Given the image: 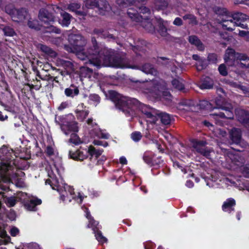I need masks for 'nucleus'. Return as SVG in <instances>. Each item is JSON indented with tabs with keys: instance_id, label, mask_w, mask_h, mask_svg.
Wrapping results in <instances>:
<instances>
[{
	"instance_id": "obj_34",
	"label": "nucleus",
	"mask_w": 249,
	"mask_h": 249,
	"mask_svg": "<svg viewBox=\"0 0 249 249\" xmlns=\"http://www.w3.org/2000/svg\"><path fill=\"white\" fill-rule=\"evenodd\" d=\"M40 49L42 52L46 53L52 57H55L56 56V53L54 51H53L51 48L48 47L46 45H41Z\"/></svg>"
},
{
	"instance_id": "obj_41",
	"label": "nucleus",
	"mask_w": 249,
	"mask_h": 249,
	"mask_svg": "<svg viewBox=\"0 0 249 249\" xmlns=\"http://www.w3.org/2000/svg\"><path fill=\"white\" fill-rule=\"evenodd\" d=\"M193 59L198 61L196 64V69L198 71H200L203 69L204 66L201 65L202 63V59L199 57L197 54H194L192 56Z\"/></svg>"
},
{
	"instance_id": "obj_13",
	"label": "nucleus",
	"mask_w": 249,
	"mask_h": 249,
	"mask_svg": "<svg viewBox=\"0 0 249 249\" xmlns=\"http://www.w3.org/2000/svg\"><path fill=\"white\" fill-rule=\"evenodd\" d=\"M147 86L150 87L148 89V91L146 92L151 93L152 94L155 95L154 97L156 98H160L162 95L163 97H166L169 99L171 96L170 93L167 91H161L160 89H161L160 86L155 82V81H150L147 83Z\"/></svg>"
},
{
	"instance_id": "obj_29",
	"label": "nucleus",
	"mask_w": 249,
	"mask_h": 249,
	"mask_svg": "<svg viewBox=\"0 0 249 249\" xmlns=\"http://www.w3.org/2000/svg\"><path fill=\"white\" fill-rule=\"evenodd\" d=\"M4 229V227H2L0 225V245L7 244L10 241V238L7 235Z\"/></svg>"
},
{
	"instance_id": "obj_6",
	"label": "nucleus",
	"mask_w": 249,
	"mask_h": 249,
	"mask_svg": "<svg viewBox=\"0 0 249 249\" xmlns=\"http://www.w3.org/2000/svg\"><path fill=\"white\" fill-rule=\"evenodd\" d=\"M14 170H14H9V171H6L3 175H0L1 179L0 181V189L1 191H6L9 189V186L7 185H3L2 182L5 183L11 182L13 184H15L17 187L19 188H22L25 186L23 178L18 177H21L24 174L22 172L19 171V173H16L15 174L12 176L11 171L13 172ZM1 193L2 192L0 191V194H1Z\"/></svg>"
},
{
	"instance_id": "obj_16",
	"label": "nucleus",
	"mask_w": 249,
	"mask_h": 249,
	"mask_svg": "<svg viewBox=\"0 0 249 249\" xmlns=\"http://www.w3.org/2000/svg\"><path fill=\"white\" fill-rule=\"evenodd\" d=\"M103 152L102 149H96L93 146L90 145L88 148L87 152L85 153L80 150H77V155H78L77 160H83L87 157V153H88L91 158H95L96 159L101 155Z\"/></svg>"
},
{
	"instance_id": "obj_27",
	"label": "nucleus",
	"mask_w": 249,
	"mask_h": 249,
	"mask_svg": "<svg viewBox=\"0 0 249 249\" xmlns=\"http://www.w3.org/2000/svg\"><path fill=\"white\" fill-rule=\"evenodd\" d=\"M189 42L195 45L199 51H203L204 49V46L198 37L195 36H191L189 37Z\"/></svg>"
},
{
	"instance_id": "obj_7",
	"label": "nucleus",
	"mask_w": 249,
	"mask_h": 249,
	"mask_svg": "<svg viewBox=\"0 0 249 249\" xmlns=\"http://www.w3.org/2000/svg\"><path fill=\"white\" fill-rule=\"evenodd\" d=\"M18 200L24 204L25 209L30 211H36L37 205L41 203V200L26 193L19 192L17 194Z\"/></svg>"
},
{
	"instance_id": "obj_37",
	"label": "nucleus",
	"mask_w": 249,
	"mask_h": 249,
	"mask_svg": "<svg viewBox=\"0 0 249 249\" xmlns=\"http://www.w3.org/2000/svg\"><path fill=\"white\" fill-rule=\"evenodd\" d=\"M184 20H188V23L192 25H196L197 24V21L196 17L192 14H188L184 15L183 17Z\"/></svg>"
},
{
	"instance_id": "obj_53",
	"label": "nucleus",
	"mask_w": 249,
	"mask_h": 249,
	"mask_svg": "<svg viewBox=\"0 0 249 249\" xmlns=\"http://www.w3.org/2000/svg\"><path fill=\"white\" fill-rule=\"evenodd\" d=\"M19 230L15 227H12L10 230V234L13 236H16L19 234Z\"/></svg>"
},
{
	"instance_id": "obj_55",
	"label": "nucleus",
	"mask_w": 249,
	"mask_h": 249,
	"mask_svg": "<svg viewBox=\"0 0 249 249\" xmlns=\"http://www.w3.org/2000/svg\"><path fill=\"white\" fill-rule=\"evenodd\" d=\"M161 24H162V26H160V33L162 36H166L167 30L165 28V27L164 26V24L163 22L162 21Z\"/></svg>"
},
{
	"instance_id": "obj_8",
	"label": "nucleus",
	"mask_w": 249,
	"mask_h": 249,
	"mask_svg": "<svg viewBox=\"0 0 249 249\" xmlns=\"http://www.w3.org/2000/svg\"><path fill=\"white\" fill-rule=\"evenodd\" d=\"M77 124L78 123L76 122L72 121L71 122H66L61 125V130L65 135H68L71 132L69 141L75 145L82 143L80 139L75 133L78 131Z\"/></svg>"
},
{
	"instance_id": "obj_39",
	"label": "nucleus",
	"mask_w": 249,
	"mask_h": 249,
	"mask_svg": "<svg viewBox=\"0 0 249 249\" xmlns=\"http://www.w3.org/2000/svg\"><path fill=\"white\" fill-rule=\"evenodd\" d=\"M28 25L30 28L35 29L36 30H40V25L38 21L30 18L28 21Z\"/></svg>"
},
{
	"instance_id": "obj_22",
	"label": "nucleus",
	"mask_w": 249,
	"mask_h": 249,
	"mask_svg": "<svg viewBox=\"0 0 249 249\" xmlns=\"http://www.w3.org/2000/svg\"><path fill=\"white\" fill-rule=\"evenodd\" d=\"M74 112L77 119L80 121H83L89 112L88 108L83 103L79 104Z\"/></svg>"
},
{
	"instance_id": "obj_42",
	"label": "nucleus",
	"mask_w": 249,
	"mask_h": 249,
	"mask_svg": "<svg viewBox=\"0 0 249 249\" xmlns=\"http://www.w3.org/2000/svg\"><path fill=\"white\" fill-rule=\"evenodd\" d=\"M234 88H237L242 91L243 94L248 96L249 93V88L234 83Z\"/></svg>"
},
{
	"instance_id": "obj_23",
	"label": "nucleus",
	"mask_w": 249,
	"mask_h": 249,
	"mask_svg": "<svg viewBox=\"0 0 249 249\" xmlns=\"http://www.w3.org/2000/svg\"><path fill=\"white\" fill-rule=\"evenodd\" d=\"M38 17L42 22L48 25L54 20V17L45 9H41L39 11Z\"/></svg>"
},
{
	"instance_id": "obj_12",
	"label": "nucleus",
	"mask_w": 249,
	"mask_h": 249,
	"mask_svg": "<svg viewBox=\"0 0 249 249\" xmlns=\"http://www.w3.org/2000/svg\"><path fill=\"white\" fill-rule=\"evenodd\" d=\"M5 11L11 16L12 20L16 22L22 21L28 16L27 12L25 9L17 10L13 6H6Z\"/></svg>"
},
{
	"instance_id": "obj_64",
	"label": "nucleus",
	"mask_w": 249,
	"mask_h": 249,
	"mask_svg": "<svg viewBox=\"0 0 249 249\" xmlns=\"http://www.w3.org/2000/svg\"><path fill=\"white\" fill-rule=\"evenodd\" d=\"M186 186L189 188H192L194 186V183L191 180H187L186 182Z\"/></svg>"
},
{
	"instance_id": "obj_30",
	"label": "nucleus",
	"mask_w": 249,
	"mask_h": 249,
	"mask_svg": "<svg viewBox=\"0 0 249 249\" xmlns=\"http://www.w3.org/2000/svg\"><path fill=\"white\" fill-rule=\"evenodd\" d=\"M242 131L240 128H234V147L239 148L238 147L242 142Z\"/></svg>"
},
{
	"instance_id": "obj_58",
	"label": "nucleus",
	"mask_w": 249,
	"mask_h": 249,
	"mask_svg": "<svg viewBox=\"0 0 249 249\" xmlns=\"http://www.w3.org/2000/svg\"><path fill=\"white\" fill-rule=\"evenodd\" d=\"M173 24L177 26H180L183 24L182 20L179 18H176L173 22Z\"/></svg>"
},
{
	"instance_id": "obj_31",
	"label": "nucleus",
	"mask_w": 249,
	"mask_h": 249,
	"mask_svg": "<svg viewBox=\"0 0 249 249\" xmlns=\"http://www.w3.org/2000/svg\"><path fill=\"white\" fill-rule=\"evenodd\" d=\"M141 70L146 74H150L153 75H156L157 74V70L149 64H145L143 65Z\"/></svg>"
},
{
	"instance_id": "obj_44",
	"label": "nucleus",
	"mask_w": 249,
	"mask_h": 249,
	"mask_svg": "<svg viewBox=\"0 0 249 249\" xmlns=\"http://www.w3.org/2000/svg\"><path fill=\"white\" fill-rule=\"evenodd\" d=\"M17 201L18 200L17 196L8 197L5 200V203L9 207L14 206Z\"/></svg>"
},
{
	"instance_id": "obj_10",
	"label": "nucleus",
	"mask_w": 249,
	"mask_h": 249,
	"mask_svg": "<svg viewBox=\"0 0 249 249\" xmlns=\"http://www.w3.org/2000/svg\"><path fill=\"white\" fill-rule=\"evenodd\" d=\"M217 14L218 15L217 17V21L221 24L223 28L231 31L233 25L232 21L233 17L228 16L225 9H218Z\"/></svg>"
},
{
	"instance_id": "obj_17",
	"label": "nucleus",
	"mask_w": 249,
	"mask_h": 249,
	"mask_svg": "<svg viewBox=\"0 0 249 249\" xmlns=\"http://www.w3.org/2000/svg\"><path fill=\"white\" fill-rule=\"evenodd\" d=\"M145 0H141L142 2ZM117 3L121 7L126 6L128 5H135L139 11L143 13H146L148 12V9L145 7L141 6L140 4V0H126V1H122V0H116Z\"/></svg>"
},
{
	"instance_id": "obj_49",
	"label": "nucleus",
	"mask_w": 249,
	"mask_h": 249,
	"mask_svg": "<svg viewBox=\"0 0 249 249\" xmlns=\"http://www.w3.org/2000/svg\"><path fill=\"white\" fill-rule=\"evenodd\" d=\"M46 152L47 154L50 157L55 156L54 148L51 146L47 147Z\"/></svg>"
},
{
	"instance_id": "obj_5",
	"label": "nucleus",
	"mask_w": 249,
	"mask_h": 249,
	"mask_svg": "<svg viewBox=\"0 0 249 249\" xmlns=\"http://www.w3.org/2000/svg\"><path fill=\"white\" fill-rule=\"evenodd\" d=\"M18 154L14 152L13 149L5 145L0 148V175H3L6 171L17 169L15 157H18Z\"/></svg>"
},
{
	"instance_id": "obj_21",
	"label": "nucleus",
	"mask_w": 249,
	"mask_h": 249,
	"mask_svg": "<svg viewBox=\"0 0 249 249\" xmlns=\"http://www.w3.org/2000/svg\"><path fill=\"white\" fill-rule=\"evenodd\" d=\"M246 152L242 146L240 148L234 147V165L242 166L245 162Z\"/></svg>"
},
{
	"instance_id": "obj_62",
	"label": "nucleus",
	"mask_w": 249,
	"mask_h": 249,
	"mask_svg": "<svg viewBox=\"0 0 249 249\" xmlns=\"http://www.w3.org/2000/svg\"><path fill=\"white\" fill-rule=\"evenodd\" d=\"M120 162L122 164H127V160L124 157H121L120 158Z\"/></svg>"
},
{
	"instance_id": "obj_24",
	"label": "nucleus",
	"mask_w": 249,
	"mask_h": 249,
	"mask_svg": "<svg viewBox=\"0 0 249 249\" xmlns=\"http://www.w3.org/2000/svg\"><path fill=\"white\" fill-rule=\"evenodd\" d=\"M57 9L60 12L61 18L59 19V23L62 26L68 27L71 23V16L68 13L60 10L58 7Z\"/></svg>"
},
{
	"instance_id": "obj_36",
	"label": "nucleus",
	"mask_w": 249,
	"mask_h": 249,
	"mask_svg": "<svg viewBox=\"0 0 249 249\" xmlns=\"http://www.w3.org/2000/svg\"><path fill=\"white\" fill-rule=\"evenodd\" d=\"M92 73V70L87 67H83L80 69V75L82 77L89 78Z\"/></svg>"
},
{
	"instance_id": "obj_60",
	"label": "nucleus",
	"mask_w": 249,
	"mask_h": 249,
	"mask_svg": "<svg viewBox=\"0 0 249 249\" xmlns=\"http://www.w3.org/2000/svg\"><path fill=\"white\" fill-rule=\"evenodd\" d=\"M69 106V104L67 102H63L61 104V105L58 107V109L59 110H63L66 107H67Z\"/></svg>"
},
{
	"instance_id": "obj_40",
	"label": "nucleus",
	"mask_w": 249,
	"mask_h": 249,
	"mask_svg": "<svg viewBox=\"0 0 249 249\" xmlns=\"http://www.w3.org/2000/svg\"><path fill=\"white\" fill-rule=\"evenodd\" d=\"M155 5L160 9H163L167 6L168 0H154Z\"/></svg>"
},
{
	"instance_id": "obj_9",
	"label": "nucleus",
	"mask_w": 249,
	"mask_h": 249,
	"mask_svg": "<svg viewBox=\"0 0 249 249\" xmlns=\"http://www.w3.org/2000/svg\"><path fill=\"white\" fill-rule=\"evenodd\" d=\"M138 10L133 8H129L127 13L129 17L136 22H141V25L148 32H153L154 30V27L152 23L148 20L143 19L142 16L138 13Z\"/></svg>"
},
{
	"instance_id": "obj_19",
	"label": "nucleus",
	"mask_w": 249,
	"mask_h": 249,
	"mask_svg": "<svg viewBox=\"0 0 249 249\" xmlns=\"http://www.w3.org/2000/svg\"><path fill=\"white\" fill-rule=\"evenodd\" d=\"M205 143L203 141H194L193 146L195 150L207 158H209L211 151L209 149L205 147Z\"/></svg>"
},
{
	"instance_id": "obj_14",
	"label": "nucleus",
	"mask_w": 249,
	"mask_h": 249,
	"mask_svg": "<svg viewBox=\"0 0 249 249\" xmlns=\"http://www.w3.org/2000/svg\"><path fill=\"white\" fill-rule=\"evenodd\" d=\"M236 121L249 130V111L242 108L234 110Z\"/></svg>"
},
{
	"instance_id": "obj_38",
	"label": "nucleus",
	"mask_w": 249,
	"mask_h": 249,
	"mask_svg": "<svg viewBox=\"0 0 249 249\" xmlns=\"http://www.w3.org/2000/svg\"><path fill=\"white\" fill-rule=\"evenodd\" d=\"M78 93L79 90L77 88H74V89L67 88L65 90V94L69 97H73L74 96L78 95Z\"/></svg>"
},
{
	"instance_id": "obj_56",
	"label": "nucleus",
	"mask_w": 249,
	"mask_h": 249,
	"mask_svg": "<svg viewBox=\"0 0 249 249\" xmlns=\"http://www.w3.org/2000/svg\"><path fill=\"white\" fill-rule=\"evenodd\" d=\"M29 249H41L39 245L36 243H31L28 245Z\"/></svg>"
},
{
	"instance_id": "obj_3",
	"label": "nucleus",
	"mask_w": 249,
	"mask_h": 249,
	"mask_svg": "<svg viewBox=\"0 0 249 249\" xmlns=\"http://www.w3.org/2000/svg\"><path fill=\"white\" fill-rule=\"evenodd\" d=\"M139 110L143 114L146 122L153 124V128L159 132L164 129V125L171 123V117L166 113H160L159 111L148 108L144 105H140Z\"/></svg>"
},
{
	"instance_id": "obj_48",
	"label": "nucleus",
	"mask_w": 249,
	"mask_h": 249,
	"mask_svg": "<svg viewBox=\"0 0 249 249\" xmlns=\"http://www.w3.org/2000/svg\"><path fill=\"white\" fill-rule=\"evenodd\" d=\"M142 137V134L140 132L135 131L131 134V138L135 142L140 140Z\"/></svg>"
},
{
	"instance_id": "obj_47",
	"label": "nucleus",
	"mask_w": 249,
	"mask_h": 249,
	"mask_svg": "<svg viewBox=\"0 0 249 249\" xmlns=\"http://www.w3.org/2000/svg\"><path fill=\"white\" fill-rule=\"evenodd\" d=\"M80 7V5L79 4L77 3H72L68 6V9L70 11L76 12L77 10L79 9Z\"/></svg>"
},
{
	"instance_id": "obj_25",
	"label": "nucleus",
	"mask_w": 249,
	"mask_h": 249,
	"mask_svg": "<svg viewBox=\"0 0 249 249\" xmlns=\"http://www.w3.org/2000/svg\"><path fill=\"white\" fill-rule=\"evenodd\" d=\"M56 63L57 66L63 67L68 71H71L74 70L73 65L70 61L58 58L57 60Z\"/></svg>"
},
{
	"instance_id": "obj_63",
	"label": "nucleus",
	"mask_w": 249,
	"mask_h": 249,
	"mask_svg": "<svg viewBox=\"0 0 249 249\" xmlns=\"http://www.w3.org/2000/svg\"><path fill=\"white\" fill-rule=\"evenodd\" d=\"M143 159L144 161L147 163H150L151 162L150 158L145 155L143 156Z\"/></svg>"
},
{
	"instance_id": "obj_59",
	"label": "nucleus",
	"mask_w": 249,
	"mask_h": 249,
	"mask_svg": "<svg viewBox=\"0 0 249 249\" xmlns=\"http://www.w3.org/2000/svg\"><path fill=\"white\" fill-rule=\"evenodd\" d=\"M69 156L71 158L75 160H77L78 156V155H77V151H76L74 152L70 151Z\"/></svg>"
},
{
	"instance_id": "obj_32",
	"label": "nucleus",
	"mask_w": 249,
	"mask_h": 249,
	"mask_svg": "<svg viewBox=\"0 0 249 249\" xmlns=\"http://www.w3.org/2000/svg\"><path fill=\"white\" fill-rule=\"evenodd\" d=\"M105 2L102 0H85V5L89 9L97 8V4H105Z\"/></svg>"
},
{
	"instance_id": "obj_20",
	"label": "nucleus",
	"mask_w": 249,
	"mask_h": 249,
	"mask_svg": "<svg viewBox=\"0 0 249 249\" xmlns=\"http://www.w3.org/2000/svg\"><path fill=\"white\" fill-rule=\"evenodd\" d=\"M237 65L242 68H249V57L244 53H236L234 51V61Z\"/></svg>"
},
{
	"instance_id": "obj_18",
	"label": "nucleus",
	"mask_w": 249,
	"mask_h": 249,
	"mask_svg": "<svg viewBox=\"0 0 249 249\" xmlns=\"http://www.w3.org/2000/svg\"><path fill=\"white\" fill-rule=\"evenodd\" d=\"M249 22V18L246 15L240 12H234V25L247 29V22Z\"/></svg>"
},
{
	"instance_id": "obj_54",
	"label": "nucleus",
	"mask_w": 249,
	"mask_h": 249,
	"mask_svg": "<svg viewBox=\"0 0 249 249\" xmlns=\"http://www.w3.org/2000/svg\"><path fill=\"white\" fill-rule=\"evenodd\" d=\"M93 34L101 37H105L106 36L103 34V31L102 29H95L93 30Z\"/></svg>"
},
{
	"instance_id": "obj_35",
	"label": "nucleus",
	"mask_w": 249,
	"mask_h": 249,
	"mask_svg": "<svg viewBox=\"0 0 249 249\" xmlns=\"http://www.w3.org/2000/svg\"><path fill=\"white\" fill-rule=\"evenodd\" d=\"M213 83L212 81L208 77L205 78L199 85L201 89H211L213 87Z\"/></svg>"
},
{
	"instance_id": "obj_46",
	"label": "nucleus",
	"mask_w": 249,
	"mask_h": 249,
	"mask_svg": "<svg viewBox=\"0 0 249 249\" xmlns=\"http://www.w3.org/2000/svg\"><path fill=\"white\" fill-rule=\"evenodd\" d=\"M237 31L238 32V36L239 37H242L246 40H249V31H242L239 29ZM234 34L237 35L236 33H234Z\"/></svg>"
},
{
	"instance_id": "obj_45",
	"label": "nucleus",
	"mask_w": 249,
	"mask_h": 249,
	"mask_svg": "<svg viewBox=\"0 0 249 249\" xmlns=\"http://www.w3.org/2000/svg\"><path fill=\"white\" fill-rule=\"evenodd\" d=\"M3 31L4 35L6 36H13L15 34L14 30L9 26H6L3 28Z\"/></svg>"
},
{
	"instance_id": "obj_61",
	"label": "nucleus",
	"mask_w": 249,
	"mask_h": 249,
	"mask_svg": "<svg viewBox=\"0 0 249 249\" xmlns=\"http://www.w3.org/2000/svg\"><path fill=\"white\" fill-rule=\"evenodd\" d=\"M7 216L11 220H14L16 218L15 213L14 211H11L7 215Z\"/></svg>"
},
{
	"instance_id": "obj_15",
	"label": "nucleus",
	"mask_w": 249,
	"mask_h": 249,
	"mask_svg": "<svg viewBox=\"0 0 249 249\" xmlns=\"http://www.w3.org/2000/svg\"><path fill=\"white\" fill-rule=\"evenodd\" d=\"M87 123L89 125L88 128L89 129L90 133L91 134H94L99 138L105 139H108L109 136V134L101 130L98 128L97 124L95 122H93L92 118H89L87 121Z\"/></svg>"
},
{
	"instance_id": "obj_52",
	"label": "nucleus",
	"mask_w": 249,
	"mask_h": 249,
	"mask_svg": "<svg viewBox=\"0 0 249 249\" xmlns=\"http://www.w3.org/2000/svg\"><path fill=\"white\" fill-rule=\"evenodd\" d=\"M218 70L220 73L223 76L226 75L228 73L227 69L224 64H221L218 68Z\"/></svg>"
},
{
	"instance_id": "obj_1",
	"label": "nucleus",
	"mask_w": 249,
	"mask_h": 249,
	"mask_svg": "<svg viewBox=\"0 0 249 249\" xmlns=\"http://www.w3.org/2000/svg\"><path fill=\"white\" fill-rule=\"evenodd\" d=\"M69 45L64 46L65 49L69 52L76 54L77 57L82 60H88L86 64L89 63L97 68L102 66H108L115 68H129L125 63V60L118 56L112 55L106 49L99 51L95 39L92 37L91 42L94 49H90L88 54L84 52V46L86 40L80 35L71 34L69 36Z\"/></svg>"
},
{
	"instance_id": "obj_4",
	"label": "nucleus",
	"mask_w": 249,
	"mask_h": 249,
	"mask_svg": "<svg viewBox=\"0 0 249 249\" xmlns=\"http://www.w3.org/2000/svg\"><path fill=\"white\" fill-rule=\"evenodd\" d=\"M108 96L116 107L124 112L126 116L133 117L137 115L136 109L139 102L137 100L123 96L113 90L108 92Z\"/></svg>"
},
{
	"instance_id": "obj_51",
	"label": "nucleus",
	"mask_w": 249,
	"mask_h": 249,
	"mask_svg": "<svg viewBox=\"0 0 249 249\" xmlns=\"http://www.w3.org/2000/svg\"><path fill=\"white\" fill-rule=\"evenodd\" d=\"M223 181L227 187H228L229 186L232 187L233 184L231 176L230 177V178H226L223 179Z\"/></svg>"
},
{
	"instance_id": "obj_57",
	"label": "nucleus",
	"mask_w": 249,
	"mask_h": 249,
	"mask_svg": "<svg viewBox=\"0 0 249 249\" xmlns=\"http://www.w3.org/2000/svg\"><path fill=\"white\" fill-rule=\"evenodd\" d=\"M93 143L95 145H102L104 147H106V146H107V142H103V141H99V140H94L93 141Z\"/></svg>"
},
{
	"instance_id": "obj_33",
	"label": "nucleus",
	"mask_w": 249,
	"mask_h": 249,
	"mask_svg": "<svg viewBox=\"0 0 249 249\" xmlns=\"http://www.w3.org/2000/svg\"><path fill=\"white\" fill-rule=\"evenodd\" d=\"M184 81L181 78L175 79L172 81L173 87L179 90H183L184 89Z\"/></svg>"
},
{
	"instance_id": "obj_28",
	"label": "nucleus",
	"mask_w": 249,
	"mask_h": 249,
	"mask_svg": "<svg viewBox=\"0 0 249 249\" xmlns=\"http://www.w3.org/2000/svg\"><path fill=\"white\" fill-rule=\"evenodd\" d=\"M233 199L230 198L224 202L222 208L224 212L230 213L233 210Z\"/></svg>"
},
{
	"instance_id": "obj_26",
	"label": "nucleus",
	"mask_w": 249,
	"mask_h": 249,
	"mask_svg": "<svg viewBox=\"0 0 249 249\" xmlns=\"http://www.w3.org/2000/svg\"><path fill=\"white\" fill-rule=\"evenodd\" d=\"M233 51L231 48H228L226 50L224 60L225 63L229 66H232L233 63Z\"/></svg>"
},
{
	"instance_id": "obj_11",
	"label": "nucleus",
	"mask_w": 249,
	"mask_h": 249,
	"mask_svg": "<svg viewBox=\"0 0 249 249\" xmlns=\"http://www.w3.org/2000/svg\"><path fill=\"white\" fill-rule=\"evenodd\" d=\"M85 212L86 213V216L88 219L89 222L88 227L92 228L95 236L99 243L101 244L106 243L107 241V239L102 235L101 231L98 230L99 228L97 227L98 226V222L94 220L87 208L85 209Z\"/></svg>"
},
{
	"instance_id": "obj_43",
	"label": "nucleus",
	"mask_w": 249,
	"mask_h": 249,
	"mask_svg": "<svg viewBox=\"0 0 249 249\" xmlns=\"http://www.w3.org/2000/svg\"><path fill=\"white\" fill-rule=\"evenodd\" d=\"M100 97L97 94H91L89 96V104L96 105L100 102Z\"/></svg>"
},
{
	"instance_id": "obj_2",
	"label": "nucleus",
	"mask_w": 249,
	"mask_h": 249,
	"mask_svg": "<svg viewBox=\"0 0 249 249\" xmlns=\"http://www.w3.org/2000/svg\"><path fill=\"white\" fill-rule=\"evenodd\" d=\"M57 162H54L53 166L47 169L48 178L46 180V184L50 185L53 189L56 190L60 194V199L66 203L74 199L77 203H82L84 197L80 193L76 195L73 188L64 182L61 178L64 171L60 160L56 158Z\"/></svg>"
},
{
	"instance_id": "obj_50",
	"label": "nucleus",
	"mask_w": 249,
	"mask_h": 249,
	"mask_svg": "<svg viewBox=\"0 0 249 249\" xmlns=\"http://www.w3.org/2000/svg\"><path fill=\"white\" fill-rule=\"evenodd\" d=\"M208 60L212 63H215L217 61V56L216 54L211 53L208 56Z\"/></svg>"
}]
</instances>
